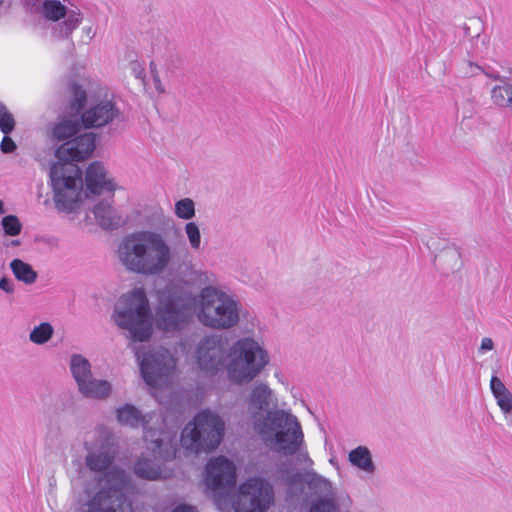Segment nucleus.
Wrapping results in <instances>:
<instances>
[{"label":"nucleus","instance_id":"nucleus-35","mask_svg":"<svg viewBox=\"0 0 512 512\" xmlns=\"http://www.w3.org/2000/svg\"><path fill=\"white\" fill-rule=\"evenodd\" d=\"M1 225L5 235L7 236H17L22 231V224L15 215H7L3 217Z\"/></svg>","mask_w":512,"mask_h":512},{"label":"nucleus","instance_id":"nucleus-37","mask_svg":"<svg viewBox=\"0 0 512 512\" xmlns=\"http://www.w3.org/2000/svg\"><path fill=\"white\" fill-rule=\"evenodd\" d=\"M189 244L193 250H199L201 246V233L195 222H188L184 227Z\"/></svg>","mask_w":512,"mask_h":512},{"label":"nucleus","instance_id":"nucleus-18","mask_svg":"<svg viewBox=\"0 0 512 512\" xmlns=\"http://www.w3.org/2000/svg\"><path fill=\"white\" fill-rule=\"evenodd\" d=\"M79 512H132L126 497L96 491L79 509Z\"/></svg>","mask_w":512,"mask_h":512},{"label":"nucleus","instance_id":"nucleus-30","mask_svg":"<svg viewBox=\"0 0 512 512\" xmlns=\"http://www.w3.org/2000/svg\"><path fill=\"white\" fill-rule=\"evenodd\" d=\"M10 268L18 281L27 285L33 284L37 279V272L33 267L21 259H14L10 263Z\"/></svg>","mask_w":512,"mask_h":512},{"label":"nucleus","instance_id":"nucleus-36","mask_svg":"<svg viewBox=\"0 0 512 512\" xmlns=\"http://www.w3.org/2000/svg\"><path fill=\"white\" fill-rule=\"evenodd\" d=\"M72 94L71 106L75 110H81L87 101L86 91L77 83H73L70 87Z\"/></svg>","mask_w":512,"mask_h":512},{"label":"nucleus","instance_id":"nucleus-45","mask_svg":"<svg viewBox=\"0 0 512 512\" xmlns=\"http://www.w3.org/2000/svg\"><path fill=\"white\" fill-rule=\"evenodd\" d=\"M154 87L159 93L165 92L164 86L158 76L154 78Z\"/></svg>","mask_w":512,"mask_h":512},{"label":"nucleus","instance_id":"nucleus-32","mask_svg":"<svg viewBox=\"0 0 512 512\" xmlns=\"http://www.w3.org/2000/svg\"><path fill=\"white\" fill-rule=\"evenodd\" d=\"M175 214L178 218L189 220L195 215V205L192 199L183 198L175 203Z\"/></svg>","mask_w":512,"mask_h":512},{"label":"nucleus","instance_id":"nucleus-15","mask_svg":"<svg viewBox=\"0 0 512 512\" xmlns=\"http://www.w3.org/2000/svg\"><path fill=\"white\" fill-rule=\"evenodd\" d=\"M38 16L51 26V35L58 40L68 39L83 21L79 11L70 10L59 0H46Z\"/></svg>","mask_w":512,"mask_h":512},{"label":"nucleus","instance_id":"nucleus-7","mask_svg":"<svg viewBox=\"0 0 512 512\" xmlns=\"http://www.w3.org/2000/svg\"><path fill=\"white\" fill-rule=\"evenodd\" d=\"M271 418L279 430L265 441L269 442L273 449L281 455H296L298 464L310 468L313 461L304 448V434L297 417L292 413L276 412Z\"/></svg>","mask_w":512,"mask_h":512},{"label":"nucleus","instance_id":"nucleus-29","mask_svg":"<svg viewBox=\"0 0 512 512\" xmlns=\"http://www.w3.org/2000/svg\"><path fill=\"white\" fill-rule=\"evenodd\" d=\"M436 261L446 273L455 272L459 270L462 265L460 252L455 248L443 250L436 257Z\"/></svg>","mask_w":512,"mask_h":512},{"label":"nucleus","instance_id":"nucleus-34","mask_svg":"<svg viewBox=\"0 0 512 512\" xmlns=\"http://www.w3.org/2000/svg\"><path fill=\"white\" fill-rule=\"evenodd\" d=\"M309 512H339L336 497L319 498L312 503Z\"/></svg>","mask_w":512,"mask_h":512},{"label":"nucleus","instance_id":"nucleus-4","mask_svg":"<svg viewBox=\"0 0 512 512\" xmlns=\"http://www.w3.org/2000/svg\"><path fill=\"white\" fill-rule=\"evenodd\" d=\"M243 306L233 294L216 285L203 287L198 294L199 322L215 330H228L238 325Z\"/></svg>","mask_w":512,"mask_h":512},{"label":"nucleus","instance_id":"nucleus-12","mask_svg":"<svg viewBox=\"0 0 512 512\" xmlns=\"http://www.w3.org/2000/svg\"><path fill=\"white\" fill-rule=\"evenodd\" d=\"M276 405L273 391L265 383H257L251 389L247 398V409L253 429L264 439L279 430L272 421V415L276 412L289 413L282 409L268 411L270 406Z\"/></svg>","mask_w":512,"mask_h":512},{"label":"nucleus","instance_id":"nucleus-20","mask_svg":"<svg viewBox=\"0 0 512 512\" xmlns=\"http://www.w3.org/2000/svg\"><path fill=\"white\" fill-rule=\"evenodd\" d=\"M93 214L97 224L104 230H114L124 223L122 215L108 201H101L95 205Z\"/></svg>","mask_w":512,"mask_h":512},{"label":"nucleus","instance_id":"nucleus-26","mask_svg":"<svg viewBox=\"0 0 512 512\" xmlns=\"http://www.w3.org/2000/svg\"><path fill=\"white\" fill-rule=\"evenodd\" d=\"M81 128L78 120L63 119L54 124L50 130V138L53 141H68L75 136Z\"/></svg>","mask_w":512,"mask_h":512},{"label":"nucleus","instance_id":"nucleus-2","mask_svg":"<svg viewBox=\"0 0 512 512\" xmlns=\"http://www.w3.org/2000/svg\"><path fill=\"white\" fill-rule=\"evenodd\" d=\"M117 255L128 272L144 276L163 273L173 260V250L168 241L152 230L126 235L118 245Z\"/></svg>","mask_w":512,"mask_h":512},{"label":"nucleus","instance_id":"nucleus-16","mask_svg":"<svg viewBox=\"0 0 512 512\" xmlns=\"http://www.w3.org/2000/svg\"><path fill=\"white\" fill-rule=\"evenodd\" d=\"M227 339L216 333L205 335L197 344L195 358L198 367L216 374L224 365L227 355Z\"/></svg>","mask_w":512,"mask_h":512},{"label":"nucleus","instance_id":"nucleus-38","mask_svg":"<svg viewBox=\"0 0 512 512\" xmlns=\"http://www.w3.org/2000/svg\"><path fill=\"white\" fill-rule=\"evenodd\" d=\"M481 73H484L485 75L493 78V79H498L499 78V75H494V74H489L487 73L480 65H478L477 63H474L472 61H467L466 63H464V66H463V74L466 76V77H474V76H477Z\"/></svg>","mask_w":512,"mask_h":512},{"label":"nucleus","instance_id":"nucleus-8","mask_svg":"<svg viewBox=\"0 0 512 512\" xmlns=\"http://www.w3.org/2000/svg\"><path fill=\"white\" fill-rule=\"evenodd\" d=\"M195 297L189 291L172 288L163 293L158 301L155 323L164 332L180 331L191 319Z\"/></svg>","mask_w":512,"mask_h":512},{"label":"nucleus","instance_id":"nucleus-17","mask_svg":"<svg viewBox=\"0 0 512 512\" xmlns=\"http://www.w3.org/2000/svg\"><path fill=\"white\" fill-rule=\"evenodd\" d=\"M121 116L120 108L114 101V97L107 95L92 104L81 114L82 126L86 129L103 128Z\"/></svg>","mask_w":512,"mask_h":512},{"label":"nucleus","instance_id":"nucleus-5","mask_svg":"<svg viewBox=\"0 0 512 512\" xmlns=\"http://www.w3.org/2000/svg\"><path fill=\"white\" fill-rule=\"evenodd\" d=\"M112 320L130 333L134 341H147L152 335V313L143 288H134L123 294L114 306Z\"/></svg>","mask_w":512,"mask_h":512},{"label":"nucleus","instance_id":"nucleus-24","mask_svg":"<svg viewBox=\"0 0 512 512\" xmlns=\"http://www.w3.org/2000/svg\"><path fill=\"white\" fill-rule=\"evenodd\" d=\"M148 415H143L135 406L131 404H125L124 406L117 409V420L121 425L130 426L136 428L142 426L146 429L150 419H147ZM147 430H145L146 432Z\"/></svg>","mask_w":512,"mask_h":512},{"label":"nucleus","instance_id":"nucleus-47","mask_svg":"<svg viewBox=\"0 0 512 512\" xmlns=\"http://www.w3.org/2000/svg\"><path fill=\"white\" fill-rule=\"evenodd\" d=\"M4 213H5L4 203L0 200V214H4Z\"/></svg>","mask_w":512,"mask_h":512},{"label":"nucleus","instance_id":"nucleus-25","mask_svg":"<svg viewBox=\"0 0 512 512\" xmlns=\"http://www.w3.org/2000/svg\"><path fill=\"white\" fill-rule=\"evenodd\" d=\"M501 84L495 85L490 91L491 102L498 108L510 109L512 112V84L498 78Z\"/></svg>","mask_w":512,"mask_h":512},{"label":"nucleus","instance_id":"nucleus-9","mask_svg":"<svg viewBox=\"0 0 512 512\" xmlns=\"http://www.w3.org/2000/svg\"><path fill=\"white\" fill-rule=\"evenodd\" d=\"M224 435V422L210 411H202L182 431L181 444L191 452L211 451L218 447Z\"/></svg>","mask_w":512,"mask_h":512},{"label":"nucleus","instance_id":"nucleus-50","mask_svg":"<svg viewBox=\"0 0 512 512\" xmlns=\"http://www.w3.org/2000/svg\"><path fill=\"white\" fill-rule=\"evenodd\" d=\"M4 3V0H0V6H2Z\"/></svg>","mask_w":512,"mask_h":512},{"label":"nucleus","instance_id":"nucleus-23","mask_svg":"<svg viewBox=\"0 0 512 512\" xmlns=\"http://www.w3.org/2000/svg\"><path fill=\"white\" fill-rule=\"evenodd\" d=\"M348 461L353 467L366 474H374L376 471L371 451L366 446L361 445L352 449L348 454Z\"/></svg>","mask_w":512,"mask_h":512},{"label":"nucleus","instance_id":"nucleus-41","mask_svg":"<svg viewBox=\"0 0 512 512\" xmlns=\"http://www.w3.org/2000/svg\"><path fill=\"white\" fill-rule=\"evenodd\" d=\"M17 146L12 138L5 135L0 143V149L3 153H12L16 150Z\"/></svg>","mask_w":512,"mask_h":512},{"label":"nucleus","instance_id":"nucleus-31","mask_svg":"<svg viewBox=\"0 0 512 512\" xmlns=\"http://www.w3.org/2000/svg\"><path fill=\"white\" fill-rule=\"evenodd\" d=\"M54 333L52 325L48 322H42L35 326L29 334V340L37 345H42L48 342Z\"/></svg>","mask_w":512,"mask_h":512},{"label":"nucleus","instance_id":"nucleus-43","mask_svg":"<svg viewBox=\"0 0 512 512\" xmlns=\"http://www.w3.org/2000/svg\"><path fill=\"white\" fill-rule=\"evenodd\" d=\"M493 348H494L493 340L491 338H489V337H485L481 341V345H480L479 351L481 353H484V352H487V351H491Z\"/></svg>","mask_w":512,"mask_h":512},{"label":"nucleus","instance_id":"nucleus-42","mask_svg":"<svg viewBox=\"0 0 512 512\" xmlns=\"http://www.w3.org/2000/svg\"><path fill=\"white\" fill-rule=\"evenodd\" d=\"M0 289L4 292L11 294L14 292V284L12 280L8 279L7 277H2L0 279Z\"/></svg>","mask_w":512,"mask_h":512},{"label":"nucleus","instance_id":"nucleus-10","mask_svg":"<svg viewBox=\"0 0 512 512\" xmlns=\"http://www.w3.org/2000/svg\"><path fill=\"white\" fill-rule=\"evenodd\" d=\"M205 483L220 511L229 512L234 508L230 495L236 484V468L233 462L224 456L211 459L205 468Z\"/></svg>","mask_w":512,"mask_h":512},{"label":"nucleus","instance_id":"nucleus-46","mask_svg":"<svg viewBox=\"0 0 512 512\" xmlns=\"http://www.w3.org/2000/svg\"><path fill=\"white\" fill-rule=\"evenodd\" d=\"M83 32L87 35L89 40H91L94 37V35H95V33L93 32L91 26L84 27L83 28Z\"/></svg>","mask_w":512,"mask_h":512},{"label":"nucleus","instance_id":"nucleus-6","mask_svg":"<svg viewBox=\"0 0 512 512\" xmlns=\"http://www.w3.org/2000/svg\"><path fill=\"white\" fill-rule=\"evenodd\" d=\"M229 357L227 377L238 385L252 381L269 362L266 351L249 337L237 340L229 349Z\"/></svg>","mask_w":512,"mask_h":512},{"label":"nucleus","instance_id":"nucleus-21","mask_svg":"<svg viewBox=\"0 0 512 512\" xmlns=\"http://www.w3.org/2000/svg\"><path fill=\"white\" fill-rule=\"evenodd\" d=\"M306 486L312 494L319 498L336 497L331 481L313 469L306 470Z\"/></svg>","mask_w":512,"mask_h":512},{"label":"nucleus","instance_id":"nucleus-11","mask_svg":"<svg viewBox=\"0 0 512 512\" xmlns=\"http://www.w3.org/2000/svg\"><path fill=\"white\" fill-rule=\"evenodd\" d=\"M143 438L154 459L139 457L134 463V473L142 479L157 480L162 476L160 462L171 460L176 455L175 436L163 435L159 431H146Z\"/></svg>","mask_w":512,"mask_h":512},{"label":"nucleus","instance_id":"nucleus-13","mask_svg":"<svg viewBox=\"0 0 512 512\" xmlns=\"http://www.w3.org/2000/svg\"><path fill=\"white\" fill-rule=\"evenodd\" d=\"M274 502L271 484L261 478H251L240 485L234 501L235 512H266Z\"/></svg>","mask_w":512,"mask_h":512},{"label":"nucleus","instance_id":"nucleus-14","mask_svg":"<svg viewBox=\"0 0 512 512\" xmlns=\"http://www.w3.org/2000/svg\"><path fill=\"white\" fill-rule=\"evenodd\" d=\"M136 357L140 364L141 375L151 387L165 385L176 366L172 354L161 347L150 350L142 358L140 351L137 350Z\"/></svg>","mask_w":512,"mask_h":512},{"label":"nucleus","instance_id":"nucleus-40","mask_svg":"<svg viewBox=\"0 0 512 512\" xmlns=\"http://www.w3.org/2000/svg\"><path fill=\"white\" fill-rule=\"evenodd\" d=\"M45 2L46 0H24V7L29 13L38 15Z\"/></svg>","mask_w":512,"mask_h":512},{"label":"nucleus","instance_id":"nucleus-39","mask_svg":"<svg viewBox=\"0 0 512 512\" xmlns=\"http://www.w3.org/2000/svg\"><path fill=\"white\" fill-rule=\"evenodd\" d=\"M192 274L195 280L200 284H205L206 286L215 285L217 282L216 275L206 270H193Z\"/></svg>","mask_w":512,"mask_h":512},{"label":"nucleus","instance_id":"nucleus-33","mask_svg":"<svg viewBox=\"0 0 512 512\" xmlns=\"http://www.w3.org/2000/svg\"><path fill=\"white\" fill-rule=\"evenodd\" d=\"M14 116L7 109L6 105L0 102V131L9 135L15 128Z\"/></svg>","mask_w":512,"mask_h":512},{"label":"nucleus","instance_id":"nucleus-28","mask_svg":"<svg viewBox=\"0 0 512 512\" xmlns=\"http://www.w3.org/2000/svg\"><path fill=\"white\" fill-rule=\"evenodd\" d=\"M284 483L289 496H302L304 493V486L306 485V471L304 473L299 471H287L284 477Z\"/></svg>","mask_w":512,"mask_h":512},{"label":"nucleus","instance_id":"nucleus-49","mask_svg":"<svg viewBox=\"0 0 512 512\" xmlns=\"http://www.w3.org/2000/svg\"><path fill=\"white\" fill-rule=\"evenodd\" d=\"M84 492H85L87 495H90V494L92 493L88 487H87V488H85Z\"/></svg>","mask_w":512,"mask_h":512},{"label":"nucleus","instance_id":"nucleus-1","mask_svg":"<svg viewBox=\"0 0 512 512\" xmlns=\"http://www.w3.org/2000/svg\"><path fill=\"white\" fill-rule=\"evenodd\" d=\"M96 137L85 132L62 143L55 150L58 162L50 167L49 177L55 206L59 211L73 212L81 201L82 170L75 162L90 157L96 147Z\"/></svg>","mask_w":512,"mask_h":512},{"label":"nucleus","instance_id":"nucleus-48","mask_svg":"<svg viewBox=\"0 0 512 512\" xmlns=\"http://www.w3.org/2000/svg\"><path fill=\"white\" fill-rule=\"evenodd\" d=\"M20 243H21V242H20L19 240H12V241L10 242V244H11L12 246H19V245H20Z\"/></svg>","mask_w":512,"mask_h":512},{"label":"nucleus","instance_id":"nucleus-19","mask_svg":"<svg viewBox=\"0 0 512 512\" xmlns=\"http://www.w3.org/2000/svg\"><path fill=\"white\" fill-rule=\"evenodd\" d=\"M86 189L92 194L113 192L116 188L112 178H109L104 165L101 162H92L85 173Z\"/></svg>","mask_w":512,"mask_h":512},{"label":"nucleus","instance_id":"nucleus-3","mask_svg":"<svg viewBox=\"0 0 512 512\" xmlns=\"http://www.w3.org/2000/svg\"><path fill=\"white\" fill-rule=\"evenodd\" d=\"M83 446L86 452L85 467L95 474L98 491L125 497L123 489L127 484V475L122 469L112 466L117 447L111 431L102 425L95 427L87 433Z\"/></svg>","mask_w":512,"mask_h":512},{"label":"nucleus","instance_id":"nucleus-44","mask_svg":"<svg viewBox=\"0 0 512 512\" xmlns=\"http://www.w3.org/2000/svg\"><path fill=\"white\" fill-rule=\"evenodd\" d=\"M172 512H198L197 509L190 505H179Z\"/></svg>","mask_w":512,"mask_h":512},{"label":"nucleus","instance_id":"nucleus-22","mask_svg":"<svg viewBox=\"0 0 512 512\" xmlns=\"http://www.w3.org/2000/svg\"><path fill=\"white\" fill-rule=\"evenodd\" d=\"M78 390L84 397L105 399L110 395L112 387L107 380L95 379L90 376L83 384H80Z\"/></svg>","mask_w":512,"mask_h":512},{"label":"nucleus","instance_id":"nucleus-27","mask_svg":"<svg viewBox=\"0 0 512 512\" xmlns=\"http://www.w3.org/2000/svg\"><path fill=\"white\" fill-rule=\"evenodd\" d=\"M69 366L78 387L92 376L91 364L89 360L81 354L71 355Z\"/></svg>","mask_w":512,"mask_h":512}]
</instances>
